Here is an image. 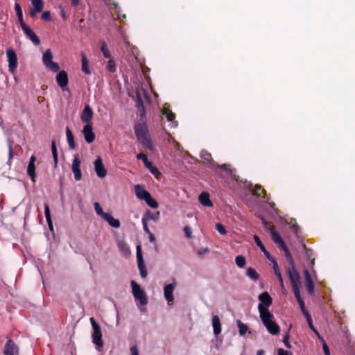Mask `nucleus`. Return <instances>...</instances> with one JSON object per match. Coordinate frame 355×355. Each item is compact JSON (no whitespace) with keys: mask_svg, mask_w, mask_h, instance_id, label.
<instances>
[{"mask_svg":"<svg viewBox=\"0 0 355 355\" xmlns=\"http://www.w3.org/2000/svg\"><path fill=\"white\" fill-rule=\"evenodd\" d=\"M134 130L137 140L143 147L153 151L154 146L146 123L145 122L136 123Z\"/></svg>","mask_w":355,"mask_h":355,"instance_id":"obj_1","label":"nucleus"},{"mask_svg":"<svg viewBox=\"0 0 355 355\" xmlns=\"http://www.w3.org/2000/svg\"><path fill=\"white\" fill-rule=\"evenodd\" d=\"M286 259L288 263V267L286 268V273L290 279L291 288L300 286V275L296 269V266L292 256H291V258Z\"/></svg>","mask_w":355,"mask_h":355,"instance_id":"obj_2","label":"nucleus"},{"mask_svg":"<svg viewBox=\"0 0 355 355\" xmlns=\"http://www.w3.org/2000/svg\"><path fill=\"white\" fill-rule=\"evenodd\" d=\"M260 318L270 334L277 335L279 333L280 328L274 321V315L271 313H266L264 315H260Z\"/></svg>","mask_w":355,"mask_h":355,"instance_id":"obj_3","label":"nucleus"},{"mask_svg":"<svg viewBox=\"0 0 355 355\" xmlns=\"http://www.w3.org/2000/svg\"><path fill=\"white\" fill-rule=\"evenodd\" d=\"M90 322L93 329L92 334V341L98 349L103 347L104 343L102 339V332L100 325L95 321L94 318H90Z\"/></svg>","mask_w":355,"mask_h":355,"instance_id":"obj_4","label":"nucleus"},{"mask_svg":"<svg viewBox=\"0 0 355 355\" xmlns=\"http://www.w3.org/2000/svg\"><path fill=\"white\" fill-rule=\"evenodd\" d=\"M132 295L136 301L139 302L140 306H145L148 304V297L144 289L134 280L131 281Z\"/></svg>","mask_w":355,"mask_h":355,"instance_id":"obj_5","label":"nucleus"},{"mask_svg":"<svg viewBox=\"0 0 355 355\" xmlns=\"http://www.w3.org/2000/svg\"><path fill=\"white\" fill-rule=\"evenodd\" d=\"M260 303L258 305V310L260 315L268 313H270L268 310V307L272 304V299L268 292H263L261 293L258 297Z\"/></svg>","mask_w":355,"mask_h":355,"instance_id":"obj_6","label":"nucleus"},{"mask_svg":"<svg viewBox=\"0 0 355 355\" xmlns=\"http://www.w3.org/2000/svg\"><path fill=\"white\" fill-rule=\"evenodd\" d=\"M53 54L51 53V49H47L43 54L42 61L48 69L53 71L58 72L60 70V66L58 63L54 62L53 60Z\"/></svg>","mask_w":355,"mask_h":355,"instance_id":"obj_7","label":"nucleus"},{"mask_svg":"<svg viewBox=\"0 0 355 355\" xmlns=\"http://www.w3.org/2000/svg\"><path fill=\"white\" fill-rule=\"evenodd\" d=\"M271 236L272 241L278 245V247L279 249L282 250L284 252V255L286 258H291V254L286 246V243L280 236L279 234L275 230V229L273 227L271 230Z\"/></svg>","mask_w":355,"mask_h":355,"instance_id":"obj_8","label":"nucleus"},{"mask_svg":"<svg viewBox=\"0 0 355 355\" xmlns=\"http://www.w3.org/2000/svg\"><path fill=\"white\" fill-rule=\"evenodd\" d=\"M6 55L8 62V70L11 73H14L17 67V57L15 51L12 49H8L6 51Z\"/></svg>","mask_w":355,"mask_h":355,"instance_id":"obj_9","label":"nucleus"},{"mask_svg":"<svg viewBox=\"0 0 355 355\" xmlns=\"http://www.w3.org/2000/svg\"><path fill=\"white\" fill-rule=\"evenodd\" d=\"M3 353L4 355H19V347L12 339L5 343Z\"/></svg>","mask_w":355,"mask_h":355,"instance_id":"obj_10","label":"nucleus"},{"mask_svg":"<svg viewBox=\"0 0 355 355\" xmlns=\"http://www.w3.org/2000/svg\"><path fill=\"white\" fill-rule=\"evenodd\" d=\"M137 259L138 268L139 270L141 277L142 278H145L147 276V270L144 266L141 247L139 245L137 247Z\"/></svg>","mask_w":355,"mask_h":355,"instance_id":"obj_11","label":"nucleus"},{"mask_svg":"<svg viewBox=\"0 0 355 355\" xmlns=\"http://www.w3.org/2000/svg\"><path fill=\"white\" fill-rule=\"evenodd\" d=\"M57 84L64 91L69 83L67 73L64 70L58 72L55 77Z\"/></svg>","mask_w":355,"mask_h":355,"instance_id":"obj_12","label":"nucleus"},{"mask_svg":"<svg viewBox=\"0 0 355 355\" xmlns=\"http://www.w3.org/2000/svg\"><path fill=\"white\" fill-rule=\"evenodd\" d=\"M81 162L80 159L76 155L73 159L71 170L74 174V178L76 181H79L82 178V173L80 170Z\"/></svg>","mask_w":355,"mask_h":355,"instance_id":"obj_13","label":"nucleus"},{"mask_svg":"<svg viewBox=\"0 0 355 355\" xmlns=\"http://www.w3.org/2000/svg\"><path fill=\"white\" fill-rule=\"evenodd\" d=\"M82 132L87 143L91 144L95 140L96 136L93 132V126L92 124H86L84 126Z\"/></svg>","mask_w":355,"mask_h":355,"instance_id":"obj_14","label":"nucleus"},{"mask_svg":"<svg viewBox=\"0 0 355 355\" xmlns=\"http://www.w3.org/2000/svg\"><path fill=\"white\" fill-rule=\"evenodd\" d=\"M94 169L96 173V175L100 178H103L107 175V170L105 168L102 159L100 157H98L95 161H94Z\"/></svg>","mask_w":355,"mask_h":355,"instance_id":"obj_15","label":"nucleus"},{"mask_svg":"<svg viewBox=\"0 0 355 355\" xmlns=\"http://www.w3.org/2000/svg\"><path fill=\"white\" fill-rule=\"evenodd\" d=\"M93 114L94 113L92 109L89 105H86L80 116L81 121L86 124L93 125L92 121Z\"/></svg>","mask_w":355,"mask_h":355,"instance_id":"obj_16","label":"nucleus"},{"mask_svg":"<svg viewBox=\"0 0 355 355\" xmlns=\"http://www.w3.org/2000/svg\"><path fill=\"white\" fill-rule=\"evenodd\" d=\"M304 277H305V286L306 288L310 295H313L314 292V284L312 280L311 276L307 269H305L304 271Z\"/></svg>","mask_w":355,"mask_h":355,"instance_id":"obj_17","label":"nucleus"},{"mask_svg":"<svg viewBox=\"0 0 355 355\" xmlns=\"http://www.w3.org/2000/svg\"><path fill=\"white\" fill-rule=\"evenodd\" d=\"M26 36L31 40L34 45L38 46L40 44V40L36 34L28 26L22 29Z\"/></svg>","mask_w":355,"mask_h":355,"instance_id":"obj_18","label":"nucleus"},{"mask_svg":"<svg viewBox=\"0 0 355 355\" xmlns=\"http://www.w3.org/2000/svg\"><path fill=\"white\" fill-rule=\"evenodd\" d=\"M175 287V284H169L165 286L164 291V297L168 302H173V291Z\"/></svg>","mask_w":355,"mask_h":355,"instance_id":"obj_19","label":"nucleus"},{"mask_svg":"<svg viewBox=\"0 0 355 355\" xmlns=\"http://www.w3.org/2000/svg\"><path fill=\"white\" fill-rule=\"evenodd\" d=\"M135 191L137 197L140 200H144L150 195V193L140 184H137L135 186Z\"/></svg>","mask_w":355,"mask_h":355,"instance_id":"obj_20","label":"nucleus"},{"mask_svg":"<svg viewBox=\"0 0 355 355\" xmlns=\"http://www.w3.org/2000/svg\"><path fill=\"white\" fill-rule=\"evenodd\" d=\"M35 156L32 155L30 158V161L27 167V174L31 178L33 181H35Z\"/></svg>","mask_w":355,"mask_h":355,"instance_id":"obj_21","label":"nucleus"},{"mask_svg":"<svg viewBox=\"0 0 355 355\" xmlns=\"http://www.w3.org/2000/svg\"><path fill=\"white\" fill-rule=\"evenodd\" d=\"M249 190L252 192L253 196L259 197L261 193H263L264 194L263 198H266L267 200L269 199L266 191L264 189H263V187L260 184H256L254 189H252V184H250V185L249 186Z\"/></svg>","mask_w":355,"mask_h":355,"instance_id":"obj_22","label":"nucleus"},{"mask_svg":"<svg viewBox=\"0 0 355 355\" xmlns=\"http://www.w3.org/2000/svg\"><path fill=\"white\" fill-rule=\"evenodd\" d=\"M103 219L105 221H107L110 226L114 228H119L120 227L121 223L120 221L118 219H115L113 218V216L107 213L105 216L103 218Z\"/></svg>","mask_w":355,"mask_h":355,"instance_id":"obj_23","label":"nucleus"},{"mask_svg":"<svg viewBox=\"0 0 355 355\" xmlns=\"http://www.w3.org/2000/svg\"><path fill=\"white\" fill-rule=\"evenodd\" d=\"M212 326L214 329V334L218 336L221 332V324L220 318L218 315H214L212 317Z\"/></svg>","mask_w":355,"mask_h":355,"instance_id":"obj_24","label":"nucleus"},{"mask_svg":"<svg viewBox=\"0 0 355 355\" xmlns=\"http://www.w3.org/2000/svg\"><path fill=\"white\" fill-rule=\"evenodd\" d=\"M199 201L204 206L209 207L213 206V203L209 199V195L207 192H202L199 196Z\"/></svg>","mask_w":355,"mask_h":355,"instance_id":"obj_25","label":"nucleus"},{"mask_svg":"<svg viewBox=\"0 0 355 355\" xmlns=\"http://www.w3.org/2000/svg\"><path fill=\"white\" fill-rule=\"evenodd\" d=\"M254 240L257 245L259 248V249L263 252L264 255L267 257L268 259H270L272 257L269 252L266 249L264 245L261 242V239L257 235L254 236Z\"/></svg>","mask_w":355,"mask_h":355,"instance_id":"obj_26","label":"nucleus"},{"mask_svg":"<svg viewBox=\"0 0 355 355\" xmlns=\"http://www.w3.org/2000/svg\"><path fill=\"white\" fill-rule=\"evenodd\" d=\"M81 70L86 74H91V70L89 66V61L85 54H82L81 55Z\"/></svg>","mask_w":355,"mask_h":355,"instance_id":"obj_27","label":"nucleus"},{"mask_svg":"<svg viewBox=\"0 0 355 355\" xmlns=\"http://www.w3.org/2000/svg\"><path fill=\"white\" fill-rule=\"evenodd\" d=\"M142 218L145 219V220H146V221H148L150 220H154V221H157L159 218V212L157 211L155 213H153L150 211H147L144 214Z\"/></svg>","mask_w":355,"mask_h":355,"instance_id":"obj_28","label":"nucleus"},{"mask_svg":"<svg viewBox=\"0 0 355 355\" xmlns=\"http://www.w3.org/2000/svg\"><path fill=\"white\" fill-rule=\"evenodd\" d=\"M66 135H67V142H68L69 148L75 149L76 144H75V141H74V137L72 134V132L68 127L66 129Z\"/></svg>","mask_w":355,"mask_h":355,"instance_id":"obj_29","label":"nucleus"},{"mask_svg":"<svg viewBox=\"0 0 355 355\" xmlns=\"http://www.w3.org/2000/svg\"><path fill=\"white\" fill-rule=\"evenodd\" d=\"M44 215L48 224V226L51 230H53V222L51 217V212L49 207L47 204L44 205Z\"/></svg>","mask_w":355,"mask_h":355,"instance_id":"obj_30","label":"nucleus"},{"mask_svg":"<svg viewBox=\"0 0 355 355\" xmlns=\"http://www.w3.org/2000/svg\"><path fill=\"white\" fill-rule=\"evenodd\" d=\"M137 158L138 159H141L144 166L148 169H150L151 168H153V163L148 160L147 156L145 154L140 153L137 155Z\"/></svg>","mask_w":355,"mask_h":355,"instance_id":"obj_31","label":"nucleus"},{"mask_svg":"<svg viewBox=\"0 0 355 355\" xmlns=\"http://www.w3.org/2000/svg\"><path fill=\"white\" fill-rule=\"evenodd\" d=\"M101 51L105 58H112L111 53L104 41L101 42Z\"/></svg>","mask_w":355,"mask_h":355,"instance_id":"obj_32","label":"nucleus"},{"mask_svg":"<svg viewBox=\"0 0 355 355\" xmlns=\"http://www.w3.org/2000/svg\"><path fill=\"white\" fill-rule=\"evenodd\" d=\"M51 152H52V155L53 157L55 167H57L58 162V156L55 141L54 140L52 141V142H51Z\"/></svg>","mask_w":355,"mask_h":355,"instance_id":"obj_33","label":"nucleus"},{"mask_svg":"<svg viewBox=\"0 0 355 355\" xmlns=\"http://www.w3.org/2000/svg\"><path fill=\"white\" fill-rule=\"evenodd\" d=\"M144 200L146 204L153 209H157L159 206L157 202L152 198L150 194Z\"/></svg>","mask_w":355,"mask_h":355,"instance_id":"obj_34","label":"nucleus"},{"mask_svg":"<svg viewBox=\"0 0 355 355\" xmlns=\"http://www.w3.org/2000/svg\"><path fill=\"white\" fill-rule=\"evenodd\" d=\"M236 324H237V326L239 327V334L241 336H243L246 334L248 329V327L246 324H245L244 323H243L241 320H238L236 321Z\"/></svg>","mask_w":355,"mask_h":355,"instance_id":"obj_35","label":"nucleus"},{"mask_svg":"<svg viewBox=\"0 0 355 355\" xmlns=\"http://www.w3.org/2000/svg\"><path fill=\"white\" fill-rule=\"evenodd\" d=\"M33 8H35L36 11H42L44 7V2L42 0H31Z\"/></svg>","mask_w":355,"mask_h":355,"instance_id":"obj_36","label":"nucleus"},{"mask_svg":"<svg viewBox=\"0 0 355 355\" xmlns=\"http://www.w3.org/2000/svg\"><path fill=\"white\" fill-rule=\"evenodd\" d=\"M246 275L254 281H257L259 277L257 271L252 268H249L247 270Z\"/></svg>","mask_w":355,"mask_h":355,"instance_id":"obj_37","label":"nucleus"},{"mask_svg":"<svg viewBox=\"0 0 355 355\" xmlns=\"http://www.w3.org/2000/svg\"><path fill=\"white\" fill-rule=\"evenodd\" d=\"M235 263L239 268H243L246 263V259L244 256L239 255L235 259Z\"/></svg>","mask_w":355,"mask_h":355,"instance_id":"obj_38","label":"nucleus"},{"mask_svg":"<svg viewBox=\"0 0 355 355\" xmlns=\"http://www.w3.org/2000/svg\"><path fill=\"white\" fill-rule=\"evenodd\" d=\"M163 114L166 117L168 121H173L175 118V114L169 109H164Z\"/></svg>","mask_w":355,"mask_h":355,"instance_id":"obj_39","label":"nucleus"},{"mask_svg":"<svg viewBox=\"0 0 355 355\" xmlns=\"http://www.w3.org/2000/svg\"><path fill=\"white\" fill-rule=\"evenodd\" d=\"M106 69L112 73H114L116 71V64L112 58H110L108 61Z\"/></svg>","mask_w":355,"mask_h":355,"instance_id":"obj_40","label":"nucleus"},{"mask_svg":"<svg viewBox=\"0 0 355 355\" xmlns=\"http://www.w3.org/2000/svg\"><path fill=\"white\" fill-rule=\"evenodd\" d=\"M94 209H95V211H96V214L98 216H101L102 218L107 214V213H105L103 211V209H102V207H101V205H100V204L98 202H95L94 204Z\"/></svg>","mask_w":355,"mask_h":355,"instance_id":"obj_41","label":"nucleus"},{"mask_svg":"<svg viewBox=\"0 0 355 355\" xmlns=\"http://www.w3.org/2000/svg\"><path fill=\"white\" fill-rule=\"evenodd\" d=\"M268 260L272 263V268H273L275 275L281 274V272L279 268V266L277 264V262L275 259V258L273 257H271L270 259H268Z\"/></svg>","mask_w":355,"mask_h":355,"instance_id":"obj_42","label":"nucleus"},{"mask_svg":"<svg viewBox=\"0 0 355 355\" xmlns=\"http://www.w3.org/2000/svg\"><path fill=\"white\" fill-rule=\"evenodd\" d=\"M293 292L294 293L295 297L296 298L297 302L299 303L301 301H304L300 295V286L293 287L292 288Z\"/></svg>","mask_w":355,"mask_h":355,"instance_id":"obj_43","label":"nucleus"},{"mask_svg":"<svg viewBox=\"0 0 355 355\" xmlns=\"http://www.w3.org/2000/svg\"><path fill=\"white\" fill-rule=\"evenodd\" d=\"M137 110L139 112L141 121H144L146 117V109L144 105L137 107Z\"/></svg>","mask_w":355,"mask_h":355,"instance_id":"obj_44","label":"nucleus"},{"mask_svg":"<svg viewBox=\"0 0 355 355\" xmlns=\"http://www.w3.org/2000/svg\"><path fill=\"white\" fill-rule=\"evenodd\" d=\"M144 105V104L140 92L139 90H137V92H136V106L137 107L139 106H141Z\"/></svg>","mask_w":355,"mask_h":355,"instance_id":"obj_45","label":"nucleus"},{"mask_svg":"<svg viewBox=\"0 0 355 355\" xmlns=\"http://www.w3.org/2000/svg\"><path fill=\"white\" fill-rule=\"evenodd\" d=\"M303 247H304V249L305 250L306 256L308 257V258L309 259L311 260V263H314V259L312 258L313 254L312 250L308 248L305 245H304Z\"/></svg>","mask_w":355,"mask_h":355,"instance_id":"obj_46","label":"nucleus"},{"mask_svg":"<svg viewBox=\"0 0 355 355\" xmlns=\"http://www.w3.org/2000/svg\"><path fill=\"white\" fill-rule=\"evenodd\" d=\"M216 228L220 234L225 235L227 234L225 227L221 223H217L216 225Z\"/></svg>","mask_w":355,"mask_h":355,"instance_id":"obj_47","label":"nucleus"},{"mask_svg":"<svg viewBox=\"0 0 355 355\" xmlns=\"http://www.w3.org/2000/svg\"><path fill=\"white\" fill-rule=\"evenodd\" d=\"M42 19L44 20V21H51V13L49 11H45L42 13Z\"/></svg>","mask_w":355,"mask_h":355,"instance_id":"obj_48","label":"nucleus"},{"mask_svg":"<svg viewBox=\"0 0 355 355\" xmlns=\"http://www.w3.org/2000/svg\"><path fill=\"white\" fill-rule=\"evenodd\" d=\"M322 342V348L325 355H330L329 347L323 338L320 339Z\"/></svg>","mask_w":355,"mask_h":355,"instance_id":"obj_49","label":"nucleus"},{"mask_svg":"<svg viewBox=\"0 0 355 355\" xmlns=\"http://www.w3.org/2000/svg\"><path fill=\"white\" fill-rule=\"evenodd\" d=\"M289 334L288 333H287L284 336V338H283V343L284 344V345L287 347V348H291V343H289Z\"/></svg>","mask_w":355,"mask_h":355,"instance_id":"obj_50","label":"nucleus"},{"mask_svg":"<svg viewBox=\"0 0 355 355\" xmlns=\"http://www.w3.org/2000/svg\"><path fill=\"white\" fill-rule=\"evenodd\" d=\"M308 324H309V328H310V329H311V330L315 333V334L317 336V337H318L319 339L322 338L320 336V334H319L318 331V330L315 328V327L313 326V322H309V323H308Z\"/></svg>","mask_w":355,"mask_h":355,"instance_id":"obj_51","label":"nucleus"},{"mask_svg":"<svg viewBox=\"0 0 355 355\" xmlns=\"http://www.w3.org/2000/svg\"><path fill=\"white\" fill-rule=\"evenodd\" d=\"M219 167L223 169L228 175H232V170L230 168L227 164H224Z\"/></svg>","mask_w":355,"mask_h":355,"instance_id":"obj_52","label":"nucleus"},{"mask_svg":"<svg viewBox=\"0 0 355 355\" xmlns=\"http://www.w3.org/2000/svg\"><path fill=\"white\" fill-rule=\"evenodd\" d=\"M15 10L17 16L23 15L22 9L19 3H15Z\"/></svg>","mask_w":355,"mask_h":355,"instance_id":"obj_53","label":"nucleus"},{"mask_svg":"<svg viewBox=\"0 0 355 355\" xmlns=\"http://www.w3.org/2000/svg\"><path fill=\"white\" fill-rule=\"evenodd\" d=\"M17 18H18V21H19L22 29L24 28L25 27L28 26L27 24L24 21L23 15H18Z\"/></svg>","mask_w":355,"mask_h":355,"instance_id":"obj_54","label":"nucleus"},{"mask_svg":"<svg viewBox=\"0 0 355 355\" xmlns=\"http://www.w3.org/2000/svg\"><path fill=\"white\" fill-rule=\"evenodd\" d=\"M142 225H143L144 230L145 231V232L146 234H149L151 232L148 226V221L145 220V219H143V218H142Z\"/></svg>","mask_w":355,"mask_h":355,"instance_id":"obj_55","label":"nucleus"},{"mask_svg":"<svg viewBox=\"0 0 355 355\" xmlns=\"http://www.w3.org/2000/svg\"><path fill=\"white\" fill-rule=\"evenodd\" d=\"M201 157L207 162H211L212 160L211 155L209 153H205L201 155Z\"/></svg>","mask_w":355,"mask_h":355,"instance_id":"obj_56","label":"nucleus"},{"mask_svg":"<svg viewBox=\"0 0 355 355\" xmlns=\"http://www.w3.org/2000/svg\"><path fill=\"white\" fill-rule=\"evenodd\" d=\"M130 354L131 355H139L138 349L136 345H133L130 347Z\"/></svg>","mask_w":355,"mask_h":355,"instance_id":"obj_57","label":"nucleus"},{"mask_svg":"<svg viewBox=\"0 0 355 355\" xmlns=\"http://www.w3.org/2000/svg\"><path fill=\"white\" fill-rule=\"evenodd\" d=\"M291 353L288 351L284 350L282 348H279L277 351V355H289Z\"/></svg>","mask_w":355,"mask_h":355,"instance_id":"obj_58","label":"nucleus"},{"mask_svg":"<svg viewBox=\"0 0 355 355\" xmlns=\"http://www.w3.org/2000/svg\"><path fill=\"white\" fill-rule=\"evenodd\" d=\"M41 11H36L35 8L31 7L30 8V16L31 17H35L37 13L40 12Z\"/></svg>","mask_w":355,"mask_h":355,"instance_id":"obj_59","label":"nucleus"},{"mask_svg":"<svg viewBox=\"0 0 355 355\" xmlns=\"http://www.w3.org/2000/svg\"><path fill=\"white\" fill-rule=\"evenodd\" d=\"M276 276L279 282V284H280L282 289H284V280H283L282 274L277 275Z\"/></svg>","mask_w":355,"mask_h":355,"instance_id":"obj_60","label":"nucleus"},{"mask_svg":"<svg viewBox=\"0 0 355 355\" xmlns=\"http://www.w3.org/2000/svg\"><path fill=\"white\" fill-rule=\"evenodd\" d=\"M184 232L187 237H188V238L191 237V229L189 227H188V226L184 227Z\"/></svg>","mask_w":355,"mask_h":355,"instance_id":"obj_61","label":"nucleus"},{"mask_svg":"<svg viewBox=\"0 0 355 355\" xmlns=\"http://www.w3.org/2000/svg\"><path fill=\"white\" fill-rule=\"evenodd\" d=\"M302 313H303L304 316L306 318L308 323L310 322H312L311 315L308 311L304 312Z\"/></svg>","mask_w":355,"mask_h":355,"instance_id":"obj_62","label":"nucleus"},{"mask_svg":"<svg viewBox=\"0 0 355 355\" xmlns=\"http://www.w3.org/2000/svg\"><path fill=\"white\" fill-rule=\"evenodd\" d=\"M298 304L300 305L302 313L307 311V310L306 309L305 304H304V301H301Z\"/></svg>","mask_w":355,"mask_h":355,"instance_id":"obj_63","label":"nucleus"},{"mask_svg":"<svg viewBox=\"0 0 355 355\" xmlns=\"http://www.w3.org/2000/svg\"><path fill=\"white\" fill-rule=\"evenodd\" d=\"M148 234V239H149L150 242L155 243L156 241L155 235L152 232H150Z\"/></svg>","mask_w":355,"mask_h":355,"instance_id":"obj_64","label":"nucleus"}]
</instances>
